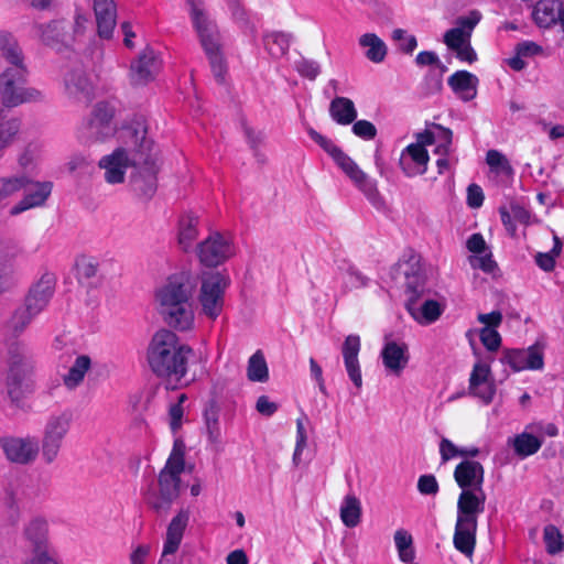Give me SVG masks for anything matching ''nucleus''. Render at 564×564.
I'll list each match as a JSON object with an SVG mask.
<instances>
[{
  "label": "nucleus",
  "mask_w": 564,
  "mask_h": 564,
  "mask_svg": "<svg viewBox=\"0 0 564 564\" xmlns=\"http://www.w3.org/2000/svg\"><path fill=\"white\" fill-rule=\"evenodd\" d=\"M193 355V349L182 344L175 333L160 329L149 344L147 360L152 372L166 381V389L175 390L183 386Z\"/></svg>",
  "instance_id": "f257e3e1"
},
{
  "label": "nucleus",
  "mask_w": 564,
  "mask_h": 564,
  "mask_svg": "<svg viewBox=\"0 0 564 564\" xmlns=\"http://www.w3.org/2000/svg\"><path fill=\"white\" fill-rule=\"evenodd\" d=\"M194 292L195 283L186 273L172 275L156 291L158 312L166 325L177 330L192 328Z\"/></svg>",
  "instance_id": "f03ea898"
},
{
  "label": "nucleus",
  "mask_w": 564,
  "mask_h": 564,
  "mask_svg": "<svg viewBox=\"0 0 564 564\" xmlns=\"http://www.w3.org/2000/svg\"><path fill=\"white\" fill-rule=\"evenodd\" d=\"M486 495L482 489L462 490L457 500V520L453 538L454 546L467 557L474 553L478 514L485 510Z\"/></svg>",
  "instance_id": "7ed1b4c3"
},
{
  "label": "nucleus",
  "mask_w": 564,
  "mask_h": 564,
  "mask_svg": "<svg viewBox=\"0 0 564 564\" xmlns=\"http://www.w3.org/2000/svg\"><path fill=\"white\" fill-rule=\"evenodd\" d=\"M187 2L191 6L193 26L209 62L214 78L223 85L226 82L228 65L221 50L217 25L207 18L203 9L198 8L195 0H187Z\"/></svg>",
  "instance_id": "20e7f679"
},
{
  "label": "nucleus",
  "mask_w": 564,
  "mask_h": 564,
  "mask_svg": "<svg viewBox=\"0 0 564 564\" xmlns=\"http://www.w3.org/2000/svg\"><path fill=\"white\" fill-rule=\"evenodd\" d=\"M161 161L153 152L150 143H139L133 149L132 167L130 176L132 191L142 200H150L158 189V173Z\"/></svg>",
  "instance_id": "39448f33"
},
{
  "label": "nucleus",
  "mask_w": 564,
  "mask_h": 564,
  "mask_svg": "<svg viewBox=\"0 0 564 564\" xmlns=\"http://www.w3.org/2000/svg\"><path fill=\"white\" fill-rule=\"evenodd\" d=\"M26 77L28 68L24 62L10 64L0 74V97L4 107L12 108L41 99L40 90L24 87Z\"/></svg>",
  "instance_id": "423d86ee"
},
{
  "label": "nucleus",
  "mask_w": 564,
  "mask_h": 564,
  "mask_svg": "<svg viewBox=\"0 0 564 564\" xmlns=\"http://www.w3.org/2000/svg\"><path fill=\"white\" fill-rule=\"evenodd\" d=\"M72 421L73 415L68 411L53 414L46 421L40 446L41 456L45 464L51 465L57 459Z\"/></svg>",
  "instance_id": "0eeeda50"
},
{
  "label": "nucleus",
  "mask_w": 564,
  "mask_h": 564,
  "mask_svg": "<svg viewBox=\"0 0 564 564\" xmlns=\"http://www.w3.org/2000/svg\"><path fill=\"white\" fill-rule=\"evenodd\" d=\"M182 471L164 466L159 474V491L148 490L144 495L147 505L158 514L166 516L172 503L180 496Z\"/></svg>",
  "instance_id": "6e6552de"
},
{
  "label": "nucleus",
  "mask_w": 564,
  "mask_h": 564,
  "mask_svg": "<svg viewBox=\"0 0 564 564\" xmlns=\"http://www.w3.org/2000/svg\"><path fill=\"white\" fill-rule=\"evenodd\" d=\"M321 145L356 187L369 199L377 198L378 191L376 184L337 143H321Z\"/></svg>",
  "instance_id": "1a4fd4ad"
},
{
  "label": "nucleus",
  "mask_w": 564,
  "mask_h": 564,
  "mask_svg": "<svg viewBox=\"0 0 564 564\" xmlns=\"http://www.w3.org/2000/svg\"><path fill=\"white\" fill-rule=\"evenodd\" d=\"M116 112L117 108L113 102L109 100L96 102L89 118L80 127L83 137L95 141H102L111 137L115 131L112 121Z\"/></svg>",
  "instance_id": "9d476101"
},
{
  "label": "nucleus",
  "mask_w": 564,
  "mask_h": 564,
  "mask_svg": "<svg viewBox=\"0 0 564 564\" xmlns=\"http://www.w3.org/2000/svg\"><path fill=\"white\" fill-rule=\"evenodd\" d=\"M229 280L219 272L208 274L203 279L199 303L203 313L212 319L218 317L224 307V293Z\"/></svg>",
  "instance_id": "9b49d317"
},
{
  "label": "nucleus",
  "mask_w": 564,
  "mask_h": 564,
  "mask_svg": "<svg viewBox=\"0 0 564 564\" xmlns=\"http://www.w3.org/2000/svg\"><path fill=\"white\" fill-rule=\"evenodd\" d=\"M0 447L7 459L18 465L33 464L40 454V444L34 436H2Z\"/></svg>",
  "instance_id": "f8f14e48"
},
{
  "label": "nucleus",
  "mask_w": 564,
  "mask_h": 564,
  "mask_svg": "<svg viewBox=\"0 0 564 564\" xmlns=\"http://www.w3.org/2000/svg\"><path fill=\"white\" fill-rule=\"evenodd\" d=\"M199 261L209 268L217 267L234 254L230 240L219 232L209 235L196 247Z\"/></svg>",
  "instance_id": "ddd939ff"
},
{
  "label": "nucleus",
  "mask_w": 564,
  "mask_h": 564,
  "mask_svg": "<svg viewBox=\"0 0 564 564\" xmlns=\"http://www.w3.org/2000/svg\"><path fill=\"white\" fill-rule=\"evenodd\" d=\"M380 356L386 370L399 377L410 360L409 346L402 340L392 339L391 335H386Z\"/></svg>",
  "instance_id": "4468645a"
},
{
  "label": "nucleus",
  "mask_w": 564,
  "mask_h": 564,
  "mask_svg": "<svg viewBox=\"0 0 564 564\" xmlns=\"http://www.w3.org/2000/svg\"><path fill=\"white\" fill-rule=\"evenodd\" d=\"M133 150L128 152L117 148L111 154L105 155L98 163L105 170V180L109 184H120L124 181L126 170L132 166Z\"/></svg>",
  "instance_id": "2eb2a0df"
},
{
  "label": "nucleus",
  "mask_w": 564,
  "mask_h": 564,
  "mask_svg": "<svg viewBox=\"0 0 564 564\" xmlns=\"http://www.w3.org/2000/svg\"><path fill=\"white\" fill-rule=\"evenodd\" d=\"M532 18L540 28L558 25L564 33V3L562 0H539L533 7Z\"/></svg>",
  "instance_id": "dca6fc26"
},
{
  "label": "nucleus",
  "mask_w": 564,
  "mask_h": 564,
  "mask_svg": "<svg viewBox=\"0 0 564 564\" xmlns=\"http://www.w3.org/2000/svg\"><path fill=\"white\" fill-rule=\"evenodd\" d=\"M426 143H410L400 156V166L406 176L424 174L427 170L429 153Z\"/></svg>",
  "instance_id": "f3484780"
},
{
  "label": "nucleus",
  "mask_w": 564,
  "mask_h": 564,
  "mask_svg": "<svg viewBox=\"0 0 564 564\" xmlns=\"http://www.w3.org/2000/svg\"><path fill=\"white\" fill-rule=\"evenodd\" d=\"M54 290V275L50 273L43 274L41 279L30 289L25 297V305L30 311L40 314L52 299Z\"/></svg>",
  "instance_id": "a211bd4d"
},
{
  "label": "nucleus",
  "mask_w": 564,
  "mask_h": 564,
  "mask_svg": "<svg viewBox=\"0 0 564 564\" xmlns=\"http://www.w3.org/2000/svg\"><path fill=\"white\" fill-rule=\"evenodd\" d=\"M158 63L154 51L144 48L130 67V82L134 86H143L154 79Z\"/></svg>",
  "instance_id": "6ab92c4d"
},
{
  "label": "nucleus",
  "mask_w": 564,
  "mask_h": 564,
  "mask_svg": "<svg viewBox=\"0 0 564 564\" xmlns=\"http://www.w3.org/2000/svg\"><path fill=\"white\" fill-rule=\"evenodd\" d=\"M32 371V365L28 358L20 354L10 357L9 373L7 379L8 394L17 401L20 398V390L26 377Z\"/></svg>",
  "instance_id": "aec40b11"
},
{
  "label": "nucleus",
  "mask_w": 564,
  "mask_h": 564,
  "mask_svg": "<svg viewBox=\"0 0 564 564\" xmlns=\"http://www.w3.org/2000/svg\"><path fill=\"white\" fill-rule=\"evenodd\" d=\"M360 347V337L358 335H348L341 346L346 371L357 389L362 386V376L358 360Z\"/></svg>",
  "instance_id": "412c9836"
},
{
  "label": "nucleus",
  "mask_w": 564,
  "mask_h": 564,
  "mask_svg": "<svg viewBox=\"0 0 564 564\" xmlns=\"http://www.w3.org/2000/svg\"><path fill=\"white\" fill-rule=\"evenodd\" d=\"M484 467L476 460H463L454 470V478L462 490L482 489Z\"/></svg>",
  "instance_id": "4be33fe9"
},
{
  "label": "nucleus",
  "mask_w": 564,
  "mask_h": 564,
  "mask_svg": "<svg viewBox=\"0 0 564 564\" xmlns=\"http://www.w3.org/2000/svg\"><path fill=\"white\" fill-rule=\"evenodd\" d=\"M66 21L56 20L47 24L36 25V33L42 43L57 51L64 46H68L73 41V35L66 31Z\"/></svg>",
  "instance_id": "5701e85b"
},
{
  "label": "nucleus",
  "mask_w": 564,
  "mask_h": 564,
  "mask_svg": "<svg viewBox=\"0 0 564 564\" xmlns=\"http://www.w3.org/2000/svg\"><path fill=\"white\" fill-rule=\"evenodd\" d=\"M65 90L69 98L88 104L94 98V86L82 69H75L65 77Z\"/></svg>",
  "instance_id": "b1692460"
},
{
  "label": "nucleus",
  "mask_w": 564,
  "mask_h": 564,
  "mask_svg": "<svg viewBox=\"0 0 564 564\" xmlns=\"http://www.w3.org/2000/svg\"><path fill=\"white\" fill-rule=\"evenodd\" d=\"M29 184L32 185V188L28 189L23 198L11 208L10 214L12 216L19 215L33 207L43 206L52 193V182L30 181Z\"/></svg>",
  "instance_id": "393cba45"
},
{
  "label": "nucleus",
  "mask_w": 564,
  "mask_h": 564,
  "mask_svg": "<svg viewBox=\"0 0 564 564\" xmlns=\"http://www.w3.org/2000/svg\"><path fill=\"white\" fill-rule=\"evenodd\" d=\"M94 11L96 15L98 35L101 39H111L117 19V8L115 1L94 0Z\"/></svg>",
  "instance_id": "a878e982"
},
{
  "label": "nucleus",
  "mask_w": 564,
  "mask_h": 564,
  "mask_svg": "<svg viewBox=\"0 0 564 564\" xmlns=\"http://www.w3.org/2000/svg\"><path fill=\"white\" fill-rule=\"evenodd\" d=\"M188 520L189 512L187 510H180L178 513L171 520L166 530L163 556L174 554L178 550Z\"/></svg>",
  "instance_id": "bb28decb"
},
{
  "label": "nucleus",
  "mask_w": 564,
  "mask_h": 564,
  "mask_svg": "<svg viewBox=\"0 0 564 564\" xmlns=\"http://www.w3.org/2000/svg\"><path fill=\"white\" fill-rule=\"evenodd\" d=\"M405 307L411 316L421 324H431L440 318L443 308L435 300H424L419 303V300H406Z\"/></svg>",
  "instance_id": "cd10ccee"
},
{
  "label": "nucleus",
  "mask_w": 564,
  "mask_h": 564,
  "mask_svg": "<svg viewBox=\"0 0 564 564\" xmlns=\"http://www.w3.org/2000/svg\"><path fill=\"white\" fill-rule=\"evenodd\" d=\"M477 83L478 78L467 70H457L447 80L452 90L466 101L471 100L476 96Z\"/></svg>",
  "instance_id": "c85d7f7f"
},
{
  "label": "nucleus",
  "mask_w": 564,
  "mask_h": 564,
  "mask_svg": "<svg viewBox=\"0 0 564 564\" xmlns=\"http://www.w3.org/2000/svg\"><path fill=\"white\" fill-rule=\"evenodd\" d=\"M24 538L30 544V550L50 547L48 523L43 518L32 519L24 528Z\"/></svg>",
  "instance_id": "c756f323"
},
{
  "label": "nucleus",
  "mask_w": 564,
  "mask_h": 564,
  "mask_svg": "<svg viewBox=\"0 0 564 564\" xmlns=\"http://www.w3.org/2000/svg\"><path fill=\"white\" fill-rule=\"evenodd\" d=\"M199 218L192 212L185 213L178 221V245L184 251H188L198 237Z\"/></svg>",
  "instance_id": "7c9ffc66"
},
{
  "label": "nucleus",
  "mask_w": 564,
  "mask_h": 564,
  "mask_svg": "<svg viewBox=\"0 0 564 564\" xmlns=\"http://www.w3.org/2000/svg\"><path fill=\"white\" fill-rule=\"evenodd\" d=\"M147 134V119L141 115L127 119L119 129V138L127 141H145Z\"/></svg>",
  "instance_id": "2f4dec72"
},
{
  "label": "nucleus",
  "mask_w": 564,
  "mask_h": 564,
  "mask_svg": "<svg viewBox=\"0 0 564 564\" xmlns=\"http://www.w3.org/2000/svg\"><path fill=\"white\" fill-rule=\"evenodd\" d=\"M329 113L339 124H350L357 118V110L354 102L346 97H336L330 101Z\"/></svg>",
  "instance_id": "473e14b6"
},
{
  "label": "nucleus",
  "mask_w": 564,
  "mask_h": 564,
  "mask_svg": "<svg viewBox=\"0 0 564 564\" xmlns=\"http://www.w3.org/2000/svg\"><path fill=\"white\" fill-rule=\"evenodd\" d=\"M405 293L408 300H420L425 292L426 279L421 267L415 263L411 265V270L404 271Z\"/></svg>",
  "instance_id": "72a5a7b5"
},
{
  "label": "nucleus",
  "mask_w": 564,
  "mask_h": 564,
  "mask_svg": "<svg viewBox=\"0 0 564 564\" xmlns=\"http://www.w3.org/2000/svg\"><path fill=\"white\" fill-rule=\"evenodd\" d=\"M91 367V359L87 355L78 356L73 366L69 368L68 372L63 376V382L66 388L75 389L77 388L85 378V375Z\"/></svg>",
  "instance_id": "f704fd0d"
},
{
  "label": "nucleus",
  "mask_w": 564,
  "mask_h": 564,
  "mask_svg": "<svg viewBox=\"0 0 564 564\" xmlns=\"http://www.w3.org/2000/svg\"><path fill=\"white\" fill-rule=\"evenodd\" d=\"M542 444L543 438L527 432L516 435L512 440L514 453L521 458L535 454Z\"/></svg>",
  "instance_id": "c9c22d12"
},
{
  "label": "nucleus",
  "mask_w": 564,
  "mask_h": 564,
  "mask_svg": "<svg viewBox=\"0 0 564 564\" xmlns=\"http://www.w3.org/2000/svg\"><path fill=\"white\" fill-rule=\"evenodd\" d=\"M359 44L362 47H368L366 57L373 63H381L387 55V45L375 33H366L360 36Z\"/></svg>",
  "instance_id": "e433bc0d"
},
{
  "label": "nucleus",
  "mask_w": 564,
  "mask_h": 564,
  "mask_svg": "<svg viewBox=\"0 0 564 564\" xmlns=\"http://www.w3.org/2000/svg\"><path fill=\"white\" fill-rule=\"evenodd\" d=\"M361 518V505L354 495L345 497L340 508V519L347 528H355L359 524Z\"/></svg>",
  "instance_id": "4c0bfd02"
},
{
  "label": "nucleus",
  "mask_w": 564,
  "mask_h": 564,
  "mask_svg": "<svg viewBox=\"0 0 564 564\" xmlns=\"http://www.w3.org/2000/svg\"><path fill=\"white\" fill-rule=\"evenodd\" d=\"M0 52L9 64L24 62L22 51L17 40L12 34L4 31H0Z\"/></svg>",
  "instance_id": "58836bf2"
},
{
  "label": "nucleus",
  "mask_w": 564,
  "mask_h": 564,
  "mask_svg": "<svg viewBox=\"0 0 564 564\" xmlns=\"http://www.w3.org/2000/svg\"><path fill=\"white\" fill-rule=\"evenodd\" d=\"M247 377L252 382H265L269 379L267 361L261 350L256 351L248 361Z\"/></svg>",
  "instance_id": "ea45409f"
},
{
  "label": "nucleus",
  "mask_w": 564,
  "mask_h": 564,
  "mask_svg": "<svg viewBox=\"0 0 564 564\" xmlns=\"http://www.w3.org/2000/svg\"><path fill=\"white\" fill-rule=\"evenodd\" d=\"M204 419L206 430L210 443L219 445L221 440V432L219 426V409L216 402H210L204 411Z\"/></svg>",
  "instance_id": "a19ab883"
},
{
  "label": "nucleus",
  "mask_w": 564,
  "mask_h": 564,
  "mask_svg": "<svg viewBox=\"0 0 564 564\" xmlns=\"http://www.w3.org/2000/svg\"><path fill=\"white\" fill-rule=\"evenodd\" d=\"M394 543L399 557L404 563H412L415 556L412 535L403 530H397L394 533Z\"/></svg>",
  "instance_id": "79ce46f5"
},
{
  "label": "nucleus",
  "mask_w": 564,
  "mask_h": 564,
  "mask_svg": "<svg viewBox=\"0 0 564 564\" xmlns=\"http://www.w3.org/2000/svg\"><path fill=\"white\" fill-rule=\"evenodd\" d=\"M543 540L549 554H557L564 549L563 535L553 524H549L544 528Z\"/></svg>",
  "instance_id": "37998d69"
},
{
  "label": "nucleus",
  "mask_w": 564,
  "mask_h": 564,
  "mask_svg": "<svg viewBox=\"0 0 564 564\" xmlns=\"http://www.w3.org/2000/svg\"><path fill=\"white\" fill-rule=\"evenodd\" d=\"M486 163L490 170L497 174L510 175L512 167L508 159L497 150H489L486 155Z\"/></svg>",
  "instance_id": "c03bdc74"
},
{
  "label": "nucleus",
  "mask_w": 564,
  "mask_h": 564,
  "mask_svg": "<svg viewBox=\"0 0 564 564\" xmlns=\"http://www.w3.org/2000/svg\"><path fill=\"white\" fill-rule=\"evenodd\" d=\"M264 44L270 54L275 56L284 55L290 46L288 36L279 32L267 35Z\"/></svg>",
  "instance_id": "a18cd8bd"
},
{
  "label": "nucleus",
  "mask_w": 564,
  "mask_h": 564,
  "mask_svg": "<svg viewBox=\"0 0 564 564\" xmlns=\"http://www.w3.org/2000/svg\"><path fill=\"white\" fill-rule=\"evenodd\" d=\"M26 176L0 178V199H3L29 185Z\"/></svg>",
  "instance_id": "49530a36"
},
{
  "label": "nucleus",
  "mask_w": 564,
  "mask_h": 564,
  "mask_svg": "<svg viewBox=\"0 0 564 564\" xmlns=\"http://www.w3.org/2000/svg\"><path fill=\"white\" fill-rule=\"evenodd\" d=\"M22 564H61L51 547L30 550Z\"/></svg>",
  "instance_id": "de8ad7c7"
},
{
  "label": "nucleus",
  "mask_w": 564,
  "mask_h": 564,
  "mask_svg": "<svg viewBox=\"0 0 564 564\" xmlns=\"http://www.w3.org/2000/svg\"><path fill=\"white\" fill-rule=\"evenodd\" d=\"M470 41V35L462 32L460 29H449L444 34V43L448 50L455 52Z\"/></svg>",
  "instance_id": "09e8293b"
},
{
  "label": "nucleus",
  "mask_w": 564,
  "mask_h": 564,
  "mask_svg": "<svg viewBox=\"0 0 564 564\" xmlns=\"http://www.w3.org/2000/svg\"><path fill=\"white\" fill-rule=\"evenodd\" d=\"M36 315H39V313L30 311L26 305L24 308L18 310L11 319L13 332L21 334Z\"/></svg>",
  "instance_id": "8fccbe9b"
},
{
  "label": "nucleus",
  "mask_w": 564,
  "mask_h": 564,
  "mask_svg": "<svg viewBox=\"0 0 564 564\" xmlns=\"http://www.w3.org/2000/svg\"><path fill=\"white\" fill-rule=\"evenodd\" d=\"M494 380L491 377L490 367L484 362H476L469 378V387L477 389V386L487 381Z\"/></svg>",
  "instance_id": "3c124183"
},
{
  "label": "nucleus",
  "mask_w": 564,
  "mask_h": 564,
  "mask_svg": "<svg viewBox=\"0 0 564 564\" xmlns=\"http://www.w3.org/2000/svg\"><path fill=\"white\" fill-rule=\"evenodd\" d=\"M184 452L185 445L182 440L177 438L174 441L172 453L165 464L169 468H173L176 471H183L185 462H184Z\"/></svg>",
  "instance_id": "603ef678"
},
{
  "label": "nucleus",
  "mask_w": 564,
  "mask_h": 564,
  "mask_svg": "<svg viewBox=\"0 0 564 564\" xmlns=\"http://www.w3.org/2000/svg\"><path fill=\"white\" fill-rule=\"evenodd\" d=\"M392 39L399 42L400 50L405 54H412L417 46V40L414 35H406L403 29H395L392 32Z\"/></svg>",
  "instance_id": "864d4df0"
},
{
  "label": "nucleus",
  "mask_w": 564,
  "mask_h": 564,
  "mask_svg": "<svg viewBox=\"0 0 564 564\" xmlns=\"http://www.w3.org/2000/svg\"><path fill=\"white\" fill-rule=\"evenodd\" d=\"M502 361L508 364L514 371L527 369L525 349L507 350Z\"/></svg>",
  "instance_id": "5fc2aeb1"
},
{
  "label": "nucleus",
  "mask_w": 564,
  "mask_h": 564,
  "mask_svg": "<svg viewBox=\"0 0 564 564\" xmlns=\"http://www.w3.org/2000/svg\"><path fill=\"white\" fill-rule=\"evenodd\" d=\"M469 394L480 399L485 404L492 402L496 394L495 380L487 381L477 386V389L468 388Z\"/></svg>",
  "instance_id": "6e6d98bb"
},
{
  "label": "nucleus",
  "mask_w": 564,
  "mask_h": 564,
  "mask_svg": "<svg viewBox=\"0 0 564 564\" xmlns=\"http://www.w3.org/2000/svg\"><path fill=\"white\" fill-rule=\"evenodd\" d=\"M480 341L489 351H496L501 345V336L496 329L482 327L480 329Z\"/></svg>",
  "instance_id": "4d7b16f0"
},
{
  "label": "nucleus",
  "mask_w": 564,
  "mask_h": 564,
  "mask_svg": "<svg viewBox=\"0 0 564 564\" xmlns=\"http://www.w3.org/2000/svg\"><path fill=\"white\" fill-rule=\"evenodd\" d=\"M352 132L360 139L371 140L377 135L375 124L368 120L361 119L354 121Z\"/></svg>",
  "instance_id": "13d9d810"
},
{
  "label": "nucleus",
  "mask_w": 564,
  "mask_h": 564,
  "mask_svg": "<svg viewBox=\"0 0 564 564\" xmlns=\"http://www.w3.org/2000/svg\"><path fill=\"white\" fill-rule=\"evenodd\" d=\"M480 13L476 10H473L469 12L466 17H459L456 20V26L454 29H460L462 32H465L466 34H469L471 36V32L475 29V26L480 21Z\"/></svg>",
  "instance_id": "bf43d9fd"
},
{
  "label": "nucleus",
  "mask_w": 564,
  "mask_h": 564,
  "mask_svg": "<svg viewBox=\"0 0 564 564\" xmlns=\"http://www.w3.org/2000/svg\"><path fill=\"white\" fill-rule=\"evenodd\" d=\"M527 369L540 370L544 366L543 352L538 345L525 349Z\"/></svg>",
  "instance_id": "052dcab7"
},
{
  "label": "nucleus",
  "mask_w": 564,
  "mask_h": 564,
  "mask_svg": "<svg viewBox=\"0 0 564 564\" xmlns=\"http://www.w3.org/2000/svg\"><path fill=\"white\" fill-rule=\"evenodd\" d=\"M482 256H474L470 257V264L474 268L481 269L486 273H492L497 269V263L492 259V254L490 251L484 252Z\"/></svg>",
  "instance_id": "680f3d73"
},
{
  "label": "nucleus",
  "mask_w": 564,
  "mask_h": 564,
  "mask_svg": "<svg viewBox=\"0 0 564 564\" xmlns=\"http://www.w3.org/2000/svg\"><path fill=\"white\" fill-rule=\"evenodd\" d=\"M438 489V482L434 475H422L417 480V490L422 495L435 496Z\"/></svg>",
  "instance_id": "e2e57ef3"
},
{
  "label": "nucleus",
  "mask_w": 564,
  "mask_h": 564,
  "mask_svg": "<svg viewBox=\"0 0 564 564\" xmlns=\"http://www.w3.org/2000/svg\"><path fill=\"white\" fill-rule=\"evenodd\" d=\"M21 122L12 118L0 122V141H10L20 131Z\"/></svg>",
  "instance_id": "0e129e2a"
},
{
  "label": "nucleus",
  "mask_w": 564,
  "mask_h": 564,
  "mask_svg": "<svg viewBox=\"0 0 564 564\" xmlns=\"http://www.w3.org/2000/svg\"><path fill=\"white\" fill-rule=\"evenodd\" d=\"M484 193L477 184H470L467 188V204L471 208H478L484 203Z\"/></svg>",
  "instance_id": "69168bd1"
},
{
  "label": "nucleus",
  "mask_w": 564,
  "mask_h": 564,
  "mask_svg": "<svg viewBox=\"0 0 564 564\" xmlns=\"http://www.w3.org/2000/svg\"><path fill=\"white\" fill-rule=\"evenodd\" d=\"M297 72L308 79H315L319 74V67L315 62L302 59L296 64Z\"/></svg>",
  "instance_id": "338daca9"
},
{
  "label": "nucleus",
  "mask_w": 564,
  "mask_h": 564,
  "mask_svg": "<svg viewBox=\"0 0 564 564\" xmlns=\"http://www.w3.org/2000/svg\"><path fill=\"white\" fill-rule=\"evenodd\" d=\"M516 53L522 57H531L542 53V47L532 41H523L516 46Z\"/></svg>",
  "instance_id": "774afa93"
}]
</instances>
